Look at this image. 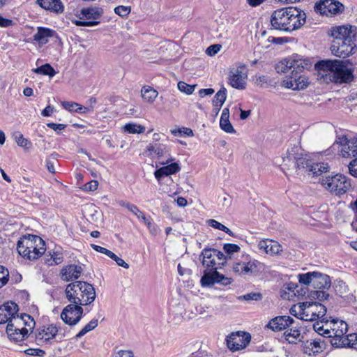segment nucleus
Wrapping results in <instances>:
<instances>
[{"label":"nucleus","mask_w":357,"mask_h":357,"mask_svg":"<svg viewBox=\"0 0 357 357\" xmlns=\"http://www.w3.org/2000/svg\"><path fill=\"white\" fill-rule=\"evenodd\" d=\"M146 151L149 152L148 155H151L152 153H154L158 158H160L166 155L169 152V150L166 145L155 143L149 144L146 147Z\"/></svg>","instance_id":"obj_34"},{"label":"nucleus","mask_w":357,"mask_h":357,"mask_svg":"<svg viewBox=\"0 0 357 357\" xmlns=\"http://www.w3.org/2000/svg\"><path fill=\"white\" fill-rule=\"evenodd\" d=\"M146 226L148 227V229L149 230V232L153 236H156L160 231L159 227L155 224L152 223L151 222H147Z\"/></svg>","instance_id":"obj_64"},{"label":"nucleus","mask_w":357,"mask_h":357,"mask_svg":"<svg viewBox=\"0 0 357 357\" xmlns=\"http://www.w3.org/2000/svg\"><path fill=\"white\" fill-rule=\"evenodd\" d=\"M20 310L17 303L10 301L0 305V311L6 312H18Z\"/></svg>","instance_id":"obj_45"},{"label":"nucleus","mask_w":357,"mask_h":357,"mask_svg":"<svg viewBox=\"0 0 357 357\" xmlns=\"http://www.w3.org/2000/svg\"><path fill=\"white\" fill-rule=\"evenodd\" d=\"M200 257H202V265L206 268L205 271H213L218 269L215 267V255L211 248H204L202 250Z\"/></svg>","instance_id":"obj_24"},{"label":"nucleus","mask_w":357,"mask_h":357,"mask_svg":"<svg viewBox=\"0 0 357 357\" xmlns=\"http://www.w3.org/2000/svg\"><path fill=\"white\" fill-rule=\"evenodd\" d=\"M141 93L144 100L149 103L153 102L158 96V92L150 86H143Z\"/></svg>","instance_id":"obj_36"},{"label":"nucleus","mask_w":357,"mask_h":357,"mask_svg":"<svg viewBox=\"0 0 357 357\" xmlns=\"http://www.w3.org/2000/svg\"><path fill=\"white\" fill-rule=\"evenodd\" d=\"M82 289V297H77L76 301L82 305H87L93 302L96 297V293L93 287L86 282H84Z\"/></svg>","instance_id":"obj_17"},{"label":"nucleus","mask_w":357,"mask_h":357,"mask_svg":"<svg viewBox=\"0 0 357 357\" xmlns=\"http://www.w3.org/2000/svg\"><path fill=\"white\" fill-rule=\"evenodd\" d=\"M14 139L18 146L29 149L31 146V142L23 137L20 132H15L13 134Z\"/></svg>","instance_id":"obj_44"},{"label":"nucleus","mask_w":357,"mask_h":357,"mask_svg":"<svg viewBox=\"0 0 357 357\" xmlns=\"http://www.w3.org/2000/svg\"><path fill=\"white\" fill-rule=\"evenodd\" d=\"M348 168L350 174L357 178V157L349 162Z\"/></svg>","instance_id":"obj_56"},{"label":"nucleus","mask_w":357,"mask_h":357,"mask_svg":"<svg viewBox=\"0 0 357 357\" xmlns=\"http://www.w3.org/2000/svg\"><path fill=\"white\" fill-rule=\"evenodd\" d=\"M306 21V14L296 7L275 10L271 17V24L275 30L291 32L300 29Z\"/></svg>","instance_id":"obj_3"},{"label":"nucleus","mask_w":357,"mask_h":357,"mask_svg":"<svg viewBox=\"0 0 357 357\" xmlns=\"http://www.w3.org/2000/svg\"><path fill=\"white\" fill-rule=\"evenodd\" d=\"M298 279L299 283L310 285L312 288L317 289H328L331 285L330 277L317 271L298 274Z\"/></svg>","instance_id":"obj_7"},{"label":"nucleus","mask_w":357,"mask_h":357,"mask_svg":"<svg viewBox=\"0 0 357 357\" xmlns=\"http://www.w3.org/2000/svg\"><path fill=\"white\" fill-rule=\"evenodd\" d=\"M74 24L78 26H93L98 25L100 22L99 21H82V20H75L73 22Z\"/></svg>","instance_id":"obj_58"},{"label":"nucleus","mask_w":357,"mask_h":357,"mask_svg":"<svg viewBox=\"0 0 357 357\" xmlns=\"http://www.w3.org/2000/svg\"><path fill=\"white\" fill-rule=\"evenodd\" d=\"M44 246L45 242L40 237L29 234L24 236L18 241L17 250L24 258L33 260L45 253Z\"/></svg>","instance_id":"obj_5"},{"label":"nucleus","mask_w":357,"mask_h":357,"mask_svg":"<svg viewBox=\"0 0 357 357\" xmlns=\"http://www.w3.org/2000/svg\"><path fill=\"white\" fill-rule=\"evenodd\" d=\"M300 151L301 148L298 146H294L287 150L286 155L282 158L283 169L296 170L297 158L299 155Z\"/></svg>","instance_id":"obj_16"},{"label":"nucleus","mask_w":357,"mask_h":357,"mask_svg":"<svg viewBox=\"0 0 357 357\" xmlns=\"http://www.w3.org/2000/svg\"><path fill=\"white\" fill-rule=\"evenodd\" d=\"M245 301H258L261 298V294L259 293H250L239 297Z\"/></svg>","instance_id":"obj_55"},{"label":"nucleus","mask_w":357,"mask_h":357,"mask_svg":"<svg viewBox=\"0 0 357 357\" xmlns=\"http://www.w3.org/2000/svg\"><path fill=\"white\" fill-rule=\"evenodd\" d=\"M330 329L331 337L332 335L340 334L345 335L347 332V324L342 320L338 319H326V326Z\"/></svg>","instance_id":"obj_21"},{"label":"nucleus","mask_w":357,"mask_h":357,"mask_svg":"<svg viewBox=\"0 0 357 357\" xmlns=\"http://www.w3.org/2000/svg\"><path fill=\"white\" fill-rule=\"evenodd\" d=\"M91 246L92 247V248L98 252H100V253H102V254H105L107 256H108L109 257H110V256L112 255V252L107 250V248H103V247H101L100 245H95V244H91Z\"/></svg>","instance_id":"obj_60"},{"label":"nucleus","mask_w":357,"mask_h":357,"mask_svg":"<svg viewBox=\"0 0 357 357\" xmlns=\"http://www.w3.org/2000/svg\"><path fill=\"white\" fill-rule=\"evenodd\" d=\"M109 258L115 261L118 266L123 267L124 268L126 269L129 268L128 264L126 263L123 259L116 255L114 252H112Z\"/></svg>","instance_id":"obj_57"},{"label":"nucleus","mask_w":357,"mask_h":357,"mask_svg":"<svg viewBox=\"0 0 357 357\" xmlns=\"http://www.w3.org/2000/svg\"><path fill=\"white\" fill-rule=\"evenodd\" d=\"M328 35L333 38L331 50L335 56L346 58L354 53L356 49V32L351 26H333Z\"/></svg>","instance_id":"obj_2"},{"label":"nucleus","mask_w":357,"mask_h":357,"mask_svg":"<svg viewBox=\"0 0 357 357\" xmlns=\"http://www.w3.org/2000/svg\"><path fill=\"white\" fill-rule=\"evenodd\" d=\"M321 78L326 82L349 83L353 79L351 70L340 60H323L315 65Z\"/></svg>","instance_id":"obj_4"},{"label":"nucleus","mask_w":357,"mask_h":357,"mask_svg":"<svg viewBox=\"0 0 357 357\" xmlns=\"http://www.w3.org/2000/svg\"><path fill=\"white\" fill-rule=\"evenodd\" d=\"M295 321L293 318L287 315H280L272 319L266 327L273 331H286L288 328L294 325Z\"/></svg>","instance_id":"obj_13"},{"label":"nucleus","mask_w":357,"mask_h":357,"mask_svg":"<svg viewBox=\"0 0 357 357\" xmlns=\"http://www.w3.org/2000/svg\"><path fill=\"white\" fill-rule=\"evenodd\" d=\"M8 277L9 273L8 269L0 265V288L8 282Z\"/></svg>","instance_id":"obj_51"},{"label":"nucleus","mask_w":357,"mask_h":357,"mask_svg":"<svg viewBox=\"0 0 357 357\" xmlns=\"http://www.w3.org/2000/svg\"><path fill=\"white\" fill-rule=\"evenodd\" d=\"M11 315V318L8 324H9V329L13 330L15 332L17 330L20 329L24 331L25 328L27 329V333L30 335L35 326L36 321L30 314H8Z\"/></svg>","instance_id":"obj_8"},{"label":"nucleus","mask_w":357,"mask_h":357,"mask_svg":"<svg viewBox=\"0 0 357 357\" xmlns=\"http://www.w3.org/2000/svg\"><path fill=\"white\" fill-rule=\"evenodd\" d=\"M168 321L173 324H181L192 319L190 314H168Z\"/></svg>","instance_id":"obj_38"},{"label":"nucleus","mask_w":357,"mask_h":357,"mask_svg":"<svg viewBox=\"0 0 357 357\" xmlns=\"http://www.w3.org/2000/svg\"><path fill=\"white\" fill-rule=\"evenodd\" d=\"M33 71L36 74L49 75L51 77L54 76L56 74V71L49 63L42 65L41 66L33 69Z\"/></svg>","instance_id":"obj_41"},{"label":"nucleus","mask_w":357,"mask_h":357,"mask_svg":"<svg viewBox=\"0 0 357 357\" xmlns=\"http://www.w3.org/2000/svg\"><path fill=\"white\" fill-rule=\"evenodd\" d=\"M211 250H213V252L214 253L215 257H217L218 260L220 261L218 263V264L225 265V264L226 263L227 260L229 259L228 257L225 255V254L223 252H222L221 251L218 250L217 249L211 248Z\"/></svg>","instance_id":"obj_54"},{"label":"nucleus","mask_w":357,"mask_h":357,"mask_svg":"<svg viewBox=\"0 0 357 357\" xmlns=\"http://www.w3.org/2000/svg\"><path fill=\"white\" fill-rule=\"evenodd\" d=\"M233 282L231 278L226 277L214 269L213 271H204L200 282L202 287H209L214 284H219L223 286L230 284Z\"/></svg>","instance_id":"obj_10"},{"label":"nucleus","mask_w":357,"mask_h":357,"mask_svg":"<svg viewBox=\"0 0 357 357\" xmlns=\"http://www.w3.org/2000/svg\"><path fill=\"white\" fill-rule=\"evenodd\" d=\"M223 250L227 255V256L228 258L231 259V255L234 252H238L241 250V248L236 244L226 243L223 246Z\"/></svg>","instance_id":"obj_48"},{"label":"nucleus","mask_w":357,"mask_h":357,"mask_svg":"<svg viewBox=\"0 0 357 357\" xmlns=\"http://www.w3.org/2000/svg\"><path fill=\"white\" fill-rule=\"evenodd\" d=\"M84 282L77 281L75 282L68 284L66 289V294L68 301L73 303L78 304L76 301L77 297H82V289H83L82 285Z\"/></svg>","instance_id":"obj_22"},{"label":"nucleus","mask_w":357,"mask_h":357,"mask_svg":"<svg viewBox=\"0 0 357 357\" xmlns=\"http://www.w3.org/2000/svg\"><path fill=\"white\" fill-rule=\"evenodd\" d=\"M227 346L232 351H237L245 349L251 341V335L249 333L236 331L231 333L227 337Z\"/></svg>","instance_id":"obj_9"},{"label":"nucleus","mask_w":357,"mask_h":357,"mask_svg":"<svg viewBox=\"0 0 357 357\" xmlns=\"http://www.w3.org/2000/svg\"><path fill=\"white\" fill-rule=\"evenodd\" d=\"M298 284L294 282L285 283L283 284L280 291L281 298L284 300H294V298L298 296H303L305 294L304 289L296 290Z\"/></svg>","instance_id":"obj_15"},{"label":"nucleus","mask_w":357,"mask_h":357,"mask_svg":"<svg viewBox=\"0 0 357 357\" xmlns=\"http://www.w3.org/2000/svg\"><path fill=\"white\" fill-rule=\"evenodd\" d=\"M312 63L307 58L296 54L284 59L275 66L278 73H289L283 80V86L293 90L303 89L308 85L307 78L301 75L305 70H310Z\"/></svg>","instance_id":"obj_1"},{"label":"nucleus","mask_w":357,"mask_h":357,"mask_svg":"<svg viewBox=\"0 0 357 357\" xmlns=\"http://www.w3.org/2000/svg\"><path fill=\"white\" fill-rule=\"evenodd\" d=\"M352 335H349V337H352ZM331 340H329L331 345L334 347H344L347 346H349L351 344V340L349 338V335L340 334H335L332 335Z\"/></svg>","instance_id":"obj_31"},{"label":"nucleus","mask_w":357,"mask_h":357,"mask_svg":"<svg viewBox=\"0 0 357 357\" xmlns=\"http://www.w3.org/2000/svg\"><path fill=\"white\" fill-rule=\"evenodd\" d=\"M329 170L328 163L325 162H312L309 172H312L314 176H319L324 172H327Z\"/></svg>","instance_id":"obj_37"},{"label":"nucleus","mask_w":357,"mask_h":357,"mask_svg":"<svg viewBox=\"0 0 357 357\" xmlns=\"http://www.w3.org/2000/svg\"><path fill=\"white\" fill-rule=\"evenodd\" d=\"M58 328L53 324L43 326L37 329L36 339L40 340L48 341L56 335Z\"/></svg>","instance_id":"obj_23"},{"label":"nucleus","mask_w":357,"mask_h":357,"mask_svg":"<svg viewBox=\"0 0 357 357\" xmlns=\"http://www.w3.org/2000/svg\"><path fill=\"white\" fill-rule=\"evenodd\" d=\"M25 353L30 356H43L45 354V351L39 349H28L25 351Z\"/></svg>","instance_id":"obj_63"},{"label":"nucleus","mask_w":357,"mask_h":357,"mask_svg":"<svg viewBox=\"0 0 357 357\" xmlns=\"http://www.w3.org/2000/svg\"><path fill=\"white\" fill-rule=\"evenodd\" d=\"M221 48V45L219 44L212 45L207 47L206 53L209 56H213L216 54Z\"/></svg>","instance_id":"obj_59"},{"label":"nucleus","mask_w":357,"mask_h":357,"mask_svg":"<svg viewBox=\"0 0 357 357\" xmlns=\"http://www.w3.org/2000/svg\"><path fill=\"white\" fill-rule=\"evenodd\" d=\"M124 130L128 133H143L145 131V127L135 123H127L124 126Z\"/></svg>","instance_id":"obj_46"},{"label":"nucleus","mask_w":357,"mask_h":357,"mask_svg":"<svg viewBox=\"0 0 357 357\" xmlns=\"http://www.w3.org/2000/svg\"><path fill=\"white\" fill-rule=\"evenodd\" d=\"M47 126L54 130L57 133H59L61 130H63L66 127V125L61 123L57 124L54 123H48L47 124Z\"/></svg>","instance_id":"obj_62"},{"label":"nucleus","mask_w":357,"mask_h":357,"mask_svg":"<svg viewBox=\"0 0 357 357\" xmlns=\"http://www.w3.org/2000/svg\"><path fill=\"white\" fill-rule=\"evenodd\" d=\"M36 3L42 8L56 14H61L64 11V6L61 0H36Z\"/></svg>","instance_id":"obj_19"},{"label":"nucleus","mask_w":357,"mask_h":357,"mask_svg":"<svg viewBox=\"0 0 357 357\" xmlns=\"http://www.w3.org/2000/svg\"><path fill=\"white\" fill-rule=\"evenodd\" d=\"M312 163V161L306 154H304L303 151L301 149L299 155L297 158L296 171L305 169L307 172H310Z\"/></svg>","instance_id":"obj_35"},{"label":"nucleus","mask_w":357,"mask_h":357,"mask_svg":"<svg viewBox=\"0 0 357 357\" xmlns=\"http://www.w3.org/2000/svg\"><path fill=\"white\" fill-rule=\"evenodd\" d=\"M195 87L196 85H190L181 81L178 83V89L179 91L188 95L192 94L194 92Z\"/></svg>","instance_id":"obj_49"},{"label":"nucleus","mask_w":357,"mask_h":357,"mask_svg":"<svg viewBox=\"0 0 357 357\" xmlns=\"http://www.w3.org/2000/svg\"><path fill=\"white\" fill-rule=\"evenodd\" d=\"M227 98V89L222 87L215 95L213 100V105L214 107H221Z\"/></svg>","instance_id":"obj_39"},{"label":"nucleus","mask_w":357,"mask_h":357,"mask_svg":"<svg viewBox=\"0 0 357 357\" xmlns=\"http://www.w3.org/2000/svg\"><path fill=\"white\" fill-rule=\"evenodd\" d=\"M233 271L238 274H246L252 271V265L250 262L236 263L233 266Z\"/></svg>","instance_id":"obj_40"},{"label":"nucleus","mask_w":357,"mask_h":357,"mask_svg":"<svg viewBox=\"0 0 357 357\" xmlns=\"http://www.w3.org/2000/svg\"><path fill=\"white\" fill-rule=\"evenodd\" d=\"M6 333L8 339L15 342H19L23 341L28 338L29 335L27 333V329L25 328L24 331H21L20 329L17 330L15 332L13 330L9 329V324H7L6 326Z\"/></svg>","instance_id":"obj_30"},{"label":"nucleus","mask_w":357,"mask_h":357,"mask_svg":"<svg viewBox=\"0 0 357 357\" xmlns=\"http://www.w3.org/2000/svg\"><path fill=\"white\" fill-rule=\"evenodd\" d=\"M103 9L100 7H89L82 8L80 10V15L82 17L89 20V21H98L103 15Z\"/></svg>","instance_id":"obj_26"},{"label":"nucleus","mask_w":357,"mask_h":357,"mask_svg":"<svg viewBox=\"0 0 357 357\" xmlns=\"http://www.w3.org/2000/svg\"><path fill=\"white\" fill-rule=\"evenodd\" d=\"M181 167L176 162H173L166 166L162 167L160 169H157L154 175L155 178L160 181L162 177L165 176H169L171 174H174L179 172Z\"/></svg>","instance_id":"obj_28"},{"label":"nucleus","mask_w":357,"mask_h":357,"mask_svg":"<svg viewBox=\"0 0 357 357\" xmlns=\"http://www.w3.org/2000/svg\"><path fill=\"white\" fill-rule=\"evenodd\" d=\"M326 346V342L324 337H318L311 338L306 341H303V347L304 353L310 354L312 352L314 354L322 352Z\"/></svg>","instance_id":"obj_14"},{"label":"nucleus","mask_w":357,"mask_h":357,"mask_svg":"<svg viewBox=\"0 0 357 357\" xmlns=\"http://www.w3.org/2000/svg\"><path fill=\"white\" fill-rule=\"evenodd\" d=\"M79 304H70L64 307L61 312H73L76 311L77 312H83V309Z\"/></svg>","instance_id":"obj_53"},{"label":"nucleus","mask_w":357,"mask_h":357,"mask_svg":"<svg viewBox=\"0 0 357 357\" xmlns=\"http://www.w3.org/2000/svg\"><path fill=\"white\" fill-rule=\"evenodd\" d=\"M258 248L266 254L278 255L282 251V246L277 241L270 239L261 240L258 243Z\"/></svg>","instance_id":"obj_20"},{"label":"nucleus","mask_w":357,"mask_h":357,"mask_svg":"<svg viewBox=\"0 0 357 357\" xmlns=\"http://www.w3.org/2000/svg\"><path fill=\"white\" fill-rule=\"evenodd\" d=\"M61 319L70 326L76 324L82 318V314H60Z\"/></svg>","instance_id":"obj_42"},{"label":"nucleus","mask_w":357,"mask_h":357,"mask_svg":"<svg viewBox=\"0 0 357 357\" xmlns=\"http://www.w3.org/2000/svg\"><path fill=\"white\" fill-rule=\"evenodd\" d=\"M310 306H314L317 307V310L319 311V312H321L323 311V312H327V307L326 305L321 304L319 302H310V301H305L299 303V307L301 310L304 311L306 308L310 307Z\"/></svg>","instance_id":"obj_43"},{"label":"nucleus","mask_w":357,"mask_h":357,"mask_svg":"<svg viewBox=\"0 0 357 357\" xmlns=\"http://www.w3.org/2000/svg\"><path fill=\"white\" fill-rule=\"evenodd\" d=\"M98 326V319H93L87 324L77 335L76 337L79 338L85 335L86 333L94 329Z\"/></svg>","instance_id":"obj_47"},{"label":"nucleus","mask_w":357,"mask_h":357,"mask_svg":"<svg viewBox=\"0 0 357 357\" xmlns=\"http://www.w3.org/2000/svg\"><path fill=\"white\" fill-rule=\"evenodd\" d=\"M61 105L65 109L69 112H75L79 114H84L93 110V107L92 106L90 107H86L77 102L70 101H63L61 102Z\"/></svg>","instance_id":"obj_29"},{"label":"nucleus","mask_w":357,"mask_h":357,"mask_svg":"<svg viewBox=\"0 0 357 357\" xmlns=\"http://www.w3.org/2000/svg\"><path fill=\"white\" fill-rule=\"evenodd\" d=\"M326 315V314H322L321 318L322 319L321 321H317L314 324L313 328L314 331L319 335L322 336L321 337H331L330 335V329L328 328V326H326V319L327 317H324Z\"/></svg>","instance_id":"obj_32"},{"label":"nucleus","mask_w":357,"mask_h":357,"mask_svg":"<svg viewBox=\"0 0 357 357\" xmlns=\"http://www.w3.org/2000/svg\"><path fill=\"white\" fill-rule=\"evenodd\" d=\"M55 31L44 27H38L37 33L33 36L34 40L42 44L47 43V38L52 37Z\"/></svg>","instance_id":"obj_33"},{"label":"nucleus","mask_w":357,"mask_h":357,"mask_svg":"<svg viewBox=\"0 0 357 357\" xmlns=\"http://www.w3.org/2000/svg\"><path fill=\"white\" fill-rule=\"evenodd\" d=\"M82 272V268L80 266L69 265L63 268L61 271V278L65 281H70L77 279Z\"/></svg>","instance_id":"obj_25"},{"label":"nucleus","mask_w":357,"mask_h":357,"mask_svg":"<svg viewBox=\"0 0 357 357\" xmlns=\"http://www.w3.org/2000/svg\"><path fill=\"white\" fill-rule=\"evenodd\" d=\"M220 126L222 130L227 133H235L236 130H234L233 126L231 122L229 121H220Z\"/></svg>","instance_id":"obj_52"},{"label":"nucleus","mask_w":357,"mask_h":357,"mask_svg":"<svg viewBox=\"0 0 357 357\" xmlns=\"http://www.w3.org/2000/svg\"><path fill=\"white\" fill-rule=\"evenodd\" d=\"M284 336L289 344H296L298 342H303L302 340L303 339L300 329L293 325L284 331Z\"/></svg>","instance_id":"obj_27"},{"label":"nucleus","mask_w":357,"mask_h":357,"mask_svg":"<svg viewBox=\"0 0 357 357\" xmlns=\"http://www.w3.org/2000/svg\"><path fill=\"white\" fill-rule=\"evenodd\" d=\"M321 183L327 190L337 196L345 194L351 187L349 179L342 174L328 176Z\"/></svg>","instance_id":"obj_6"},{"label":"nucleus","mask_w":357,"mask_h":357,"mask_svg":"<svg viewBox=\"0 0 357 357\" xmlns=\"http://www.w3.org/2000/svg\"><path fill=\"white\" fill-rule=\"evenodd\" d=\"M336 144L341 146L340 155L343 158H357V135L350 139L344 136L339 137Z\"/></svg>","instance_id":"obj_12"},{"label":"nucleus","mask_w":357,"mask_h":357,"mask_svg":"<svg viewBox=\"0 0 357 357\" xmlns=\"http://www.w3.org/2000/svg\"><path fill=\"white\" fill-rule=\"evenodd\" d=\"M208 225L215 229L223 231L225 230V226L215 220L210 219L207 221Z\"/></svg>","instance_id":"obj_61"},{"label":"nucleus","mask_w":357,"mask_h":357,"mask_svg":"<svg viewBox=\"0 0 357 357\" xmlns=\"http://www.w3.org/2000/svg\"><path fill=\"white\" fill-rule=\"evenodd\" d=\"M314 9L321 15L328 16L342 13L344 6L342 3L337 1L321 0L315 4Z\"/></svg>","instance_id":"obj_11"},{"label":"nucleus","mask_w":357,"mask_h":357,"mask_svg":"<svg viewBox=\"0 0 357 357\" xmlns=\"http://www.w3.org/2000/svg\"><path fill=\"white\" fill-rule=\"evenodd\" d=\"M130 11V6H119L114 8V13L121 17H127Z\"/></svg>","instance_id":"obj_50"},{"label":"nucleus","mask_w":357,"mask_h":357,"mask_svg":"<svg viewBox=\"0 0 357 357\" xmlns=\"http://www.w3.org/2000/svg\"><path fill=\"white\" fill-rule=\"evenodd\" d=\"M247 76L243 75L239 68L232 70L229 72L228 80L229 84L236 89H243L245 87Z\"/></svg>","instance_id":"obj_18"}]
</instances>
